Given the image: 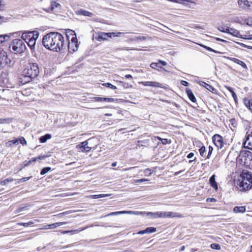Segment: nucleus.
Returning <instances> with one entry per match:
<instances>
[{
    "label": "nucleus",
    "instance_id": "nucleus-51",
    "mask_svg": "<svg viewBox=\"0 0 252 252\" xmlns=\"http://www.w3.org/2000/svg\"><path fill=\"white\" fill-rule=\"evenodd\" d=\"M144 172L146 175L148 176L151 175V174H152V172H151V170L149 168L146 169L144 170Z\"/></svg>",
    "mask_w": 252,
    "mask_h": 252
},
{
    "label": "nucleus",
    "instance_id": "nucleus-11",
    "mask_svg": "<svg viewBox=\"0 0 252 252\" xmlns=\"http://www.w3.org/2000/svg\"><path fill=\"white\" fill-rule=\"evenodd\" d=\"M243 144L245 148L252 150V132L247 136Z\"/></svg>",
    "mask_w": 252,
    "mask_h": 252
},
{
    "label": "nucleus",
    "instance_id": "nucleus-20",
    "mask_svg": "<svg viewBox=\"0 0 252 252\" xmlns=\"http://www.w3.org/2000/svg\"><path fill=\"white\" fill-rule=\"evenodd\" d=\"M186 93L188 94V96L189 99L193 102H195L196 101V98L194 96L193 94L192 93L191 90L189 89H186Z\"/></svg>",
    "mask_w": 252,
    "mask_h": 252
},
{
    "label": "nucleus",
    "instance_id": "nucleus-18",
    "mask_svg": "<svg viewBox=\"0 0 252 252\" xmlns=\"http://www.w3.org/2000/svg\"><path fill=\"white\" fill-rule=\"evenodd\" d=\"M7 59V55L5 52L1 50L0 51V67H2L3 62Z\"/></svg>",
    "mask_w": 252,
    "mask_h": 252
},
{
    "label": "nucleus",
    "instance_id": "nucleus-29",
    "mask_svg": "<svg viewBox=\"0 0 252 252\" xmlns=\"http://www.w3.org/2000/svg\"><path fill=\"white\" fill-rule=\"evenodd\" d=\"M244 103L246 106L252 112V99H244Z\"/></svg>",
    "mask_w": 252,
    "mask_h": 252
},
{
    "label": "nucleus",
    "instance_id": "nucleus-50",
    "mask_svg": "<svg viewBox=\"0 0 252 252\" xmlns=\"http://www.w3.org/2000/svg\"><path fill=\"white\" fill-rule=\"evenodd\" d=\"M149 180L147 179H137V180H135L134 181V183H141V182H146V181H148Z\"/></svg>",
    "mask_w": 252,
    "mask_h": 252
},
{
    "label": "nucleus",
    "instance_id": "nucleus-48",
    "mask_svg": "<svg viewBox=\"0 0 252 252\" xmlns=\"http://www.w3.org/2000/svg\"><path fill=\"white\" fill-rule=\"evenodd\" d=\"M10 122V119H0V124L8 123Z\"/></svg>",
    "mask_w": 252,
    "mask_h": 252
},
{
    "label": "nucleus",
    "instance_id": "nucleus-10",
    "mask_svg": "<svg viewBox=\"0 0 252 252\" xmlns=\"http://www.w3.org/2000/svg\"><path fill=\"white\" fill-rule=\"evenodd\" d=\"M88 141H85L81 142L79 145H78L76 147L82 152H89L91 150L92 148L88 146Z\"/></svg>",
    "mask_w": 252,
    "mask_h": 252
},
{
    "label": "nucleus",
    "instance_id": "nucleus-1",
    "mask_svg": "<svg viewBox=\"0 0 252 252\" xmlns=\"http://www.w3.org/2000/svg\"><path fill=\"white\" fill-rule=\"evenodd\" d=\"M42 44L47 49L60 52L65 49L66 43L63 36L58 32H50L42 38Z\"/></svg>",
    "mask_w": 252,
    "mask_h": 252
},
{
    "label": "nucleus",
    "instance_id": "nucleus-16",
    "mask_svg": "<svg viewBox=\"0 0 252 252\" xmlns=\"http://www.w3.org/2000/svg\"><path fill=\"white\" fill-rule=\"evenodd\" d=\"M215 175H213L209 179V182L211 186L214 188L216 190H217L218 189L217 183L215 181Z\"/></svg>",
    "mask_w": 252,
    "mask_h": 252
},
{
    "label": "nucleus",
    "instance_id": "nucleus-22",
    "mask_svg": "<svg viewBox=\"0 0 252 252\" xmlns=\"http://www.w3.org/2000/svg\"><path fill=\"white\" fill-rule=\"evenodd\" d=\"M228 33L234 36L238 37H240V36H241L240 32L238 31H237V30H235L233 28H229Z\"/></svg>",
    "mask_w": 252,
    "mask_h": 252
},
{
    "label": "nucleus",
    "instance_id": "nucleus-27",
    "mask_svg": "<svg viewBox=\"0 0 252 252\" xmlns=\"http://www.w3.org/2000/svg\"><path fill=\"white\" fill-rule=\"evenodd\" d=\"M200 84L211 92L214 93L216 91L215 89L212 86L204 82H202Z\"/></svg>",
    "mask_w": 252,
    "mask_h": 252
},
{
    "label": "nucleus",
    "instance_id": "nucleus-44",
    "mask_svg": "<svg viewBox=\"0 0 252 252\" xmlns=\"http://www.w3.org/2000/svg\"><path fill=\"white\" fill-rule=\"evenodd\" d=\"M210 247L212 249L215 250H220V246L216 243L212 244Z\"/></svg>",
    "mask_w": 252,
    "mask_h": 252
},
{
    "label": "nucleus",
    "instance_id": "nucleus-53",
    "mask_svg": "<svg viewBox=\"0 0 252 252\" xmlns=\"http://www.w3.org/2000/svg\"><path fill=\"white\" fill-rule=\"evenodd\" d=\"M26 206L25 207H20V208H18L16 211H15V213H19L23 211H24L25 210V209L26 208Z\"/></svg>",
    "mask_w": 252,
    "mask_h": 252
},
{
    "label": "nucleus",
    "instance_id": "nucleus-26",
    "mask_svg": "<svg viewBox=\"0 0 252 252\" xmlns=\"http://www.w3.org/2000/svg\"><path fill=\"white\" fill-rule=\"evenodd\" d=\"M110 196V194H98V195H88L86 196V197L88 198H92L93 199H97L99 198H102L107 196Z\"/></svg>",
    "mask_w": 252,
    "mask_h": 252
},
{
    "label": "nucleus",
    "instance_id": "nucleus-37",
    "mask_svg": "<svg viewBox=\"0 0 252 252\" xmlns=\"http://www.w3.org/2000/svg\"><path fill=\"white\" fill-rule=\"evenodd\" d=\"M145 233H152L155 232L157 230L156 228L154 227H150L147 228L146 229L144 230Z\"/></svg>",
    "mask_w": 252,
    "mask_h": 252
},
{
    "label": "nucleus",
    "instance_id": "nucleus-19",
    "mask_svg": "<svg viewBox=\"0 0 252 252\" xmlns=\"http://www.w3.org/2000/svg\"><path fill=\"white\" fill-rule=\"evenodd\" d=\"M32 77H31V76H29V75H24V71H23V73L22 74V77L21 78V82L23 84H26L31 81Z\"/></svg>",
    "mask_w": 252,
    "mask_h": 252
},
{
    "label": "nucleus",
    "instance_id": "nucleus-62",
    "mask_svg": "<svg viewBox=\"0 0 252 252\" xmlns=\"http://www.w3.org/2000/svg\"><path fill=\"white\" fill-rule=\"evenodd\" d=\"M194 156V154L193 153H190L187 156V158H193Z\"/></svg>",
    "mask_w": 252,
    "mask_h": 252
},
{
    "label": "nucleus",
    "instance_id": "nucleus-56",
    "mask_svg": "<svg viewBox=\"0 0 252 252\" xmlns=\"http://www.w3.org/2000/svg\"><path fill=\"white\" fill-rule=\"evenodd\" d=\"M47 157V156L41 155V156H38L37 157H36V158H37V160H40V159H44Z\"/></svg>",
    "mask_w": 252,
    "mask_h": 252
},
{
    "label": "nucleus",
    "instance_id": "nucleus-38",
    "mask_svg": "<svg viewBox=\"0 0 252 252\" xmlns=\"http://www.w3.org/2000/svg\"><path fill=\"white\" fill-rule=\"evenodd\" d=\"M14 181V179L12 178H9L6 179H5L0 182V184L2 185H7L9 182H11Z\"/></svg>",
    "mask_w": 252,
    "mask_h": 252
},
{
    "label": "nucleus",
    "instance_id": "nucleus-15",
    "mask_svg": "<svg viewBox=\"0 0 252 252\" xmlns=\"http://www.w3.org/2000/svg\"><path fill=\"white\" fill-rule=\"evenodd\" d=\"M76 13L78 15H83L84 16H87V17H93L94 16V14L92 12H90L88 11L81 9L79 10H78L76 12Z\"/></svg>",
    "mask_w": 252,
    "mask_h": 252
},
{
    "label": "nucleus",
    "instance_id": "nucleus-7",
    "mask_svg": "<svg viewBox=\"0 0 252 252\" xmlns=\"http://www.w3.org/2000/svg\"><path fill=\"white\" fill-rule=\"evenodd\" d=\"M212 140L215 146L219 149L222 148L223 146V138L219 134H215L212 137Z\"/></svg>",
    "mask_w": 252,
    "mask_h": 252
},
{
    "label": "nucleus",
    "instance_id": "nucleus-55",
    "mask_svg": "<svg viewBox=\"0 0 252 252\" xmlns=\"http://www.w3.org/2000/svg\"><path fill=\"white\" fill-rule=\"evenodd\" d=\"M146 37H145V36H137L136 38H135V39L136 40H146Z\"/></svg>",
    "mask_w": 252,
    "mask_h": 252
},
{
    "label": "nucleus",
    "instance_id": "nucleus-17",
    "mask_svg": "<svg viewBox=\"0 0 252 252\" xmlns=\"http://www.w3.org/2000/svg\"><path fill=\"white\" fill-rule=\"evenodd\" d=\"M228 59L233 62L234 63H236L240 65L244 68H245V69L247 68V66L244 62H243L236 58L228 57Z\"/></svg>",
    "mask_w": 252,
    "mask_h": 252
},
{
    "label": "nucleus",
    "instance_id": "nucleus-9",
    "mask_svg": "<svg viewBox=\"0 0 252 252\" xmlns=\"http://www.w3.org/2000/svg\"><path fill=\"white\" fill-rule=\"evenodd\" d=\"M162 218H183L181 214L173 212H162Z\"/></svg>",
    "mask_w": 252,
    "mask_h": 252
},
{
    "label": "nucleus",
    "instance_id": "nucleus-58",
    "mask_svg": "<svg viewBox=\"0 0 252 252\" xmlns=\"http://www.w3.org/2000/svg\"><path fill=\"white\" fill-rule=\"evenodd\" d=\"M207 202H214L216 201V199L214 198H208L206 200Z\"/></svg>",
    "mask_w": 252,
    "mask_h": 252
},
{
    "label": "nucleus",
    "instance_id": "nucleus-35",
    "mask_svg": "<svg viewBox=\"0 0 252 252\" xmlns=\"http://www.w3.org/2000/svg\"><path fill=\"white\" fill-rule=\"evenodd\" d=\"M10 36L7 34L0 35V43H2L5 41L8 40Z\"/></svg>",
    "mask_w": 252,
    "mask_h": 252
},
{
    "label": "nucleus",
    "instance_id": "nucleus-33",
    "mask_svg": "<svg viewBox=\"0 0 252 252\" xmlns=\"http://www.w3.org/2000/svg\"><path fill=\"white\" fill-rule=\"evenodd\" d=\"M126 214H132L135 215L146 214V212L133 211H126Z\"/></svg>",
    "mask_w": 252,
    "mask_h": 252
},
{
    "label": "nucleus",
    "instance_id": "nucleus-64",
    "mask_svg": "<svg viewBox=\"0 0 252 252\" xmlns=\"http://www.w3.org/2000/svg\"><path fill=\"white\" fill-rule=\"evenodd\" d=\"M158 62L160 63L163 66H165L167 64L166 62L163 61L159 60Z\"/></svg>",
    "mask_w": 252,
    "mask_h": 252
},
{
    "label": "nucleus",
    "instance_id": "nucleus-25",
    "mask_svg": "<svg viewBox=\"0 0 252 252\" xmlns=\"http://www.w3.org/2000/svg\"><path fill=\"white\" fill-rule=\"evenodd\" d=\"M67 224V222H56L53 224H48V228H50V229L52 228H57L58 227H59L62 225L66 224Z\"/></svg>",
    "mask_w": 252,
    "mask_h": 252
},
{
    "label": "nucleus",
    "instance_id": "nucleus-46",
    "mask_svg": "<svg viewBox=\"0 0 252 252\" xmlns=\"http://www.w3.org/2000/svg\"><path fill=\"white\" fill-rule=\"evenodd\" d=\"M208 154L206 156V158H210V157L211 156V155L212 154V151L213 150V148L211 146H209V148H208Z\"/></svg>",
    "mask_w": 252,
    "mask_h": 252
},
{
    "label": "nucleus",
    "instance_id": "nucleus-47",
    "mask_svg": "<svg viewBox=\"0 0 252 252\" xmlns=\"http://www.w3.org/2000/svg\"><path fill=\"white\" fill-rule=\"evenodd\" d=\"M5 5L4 0H0V11H3L4 9Z\"/></svg>",
    "mask_w": 252,
    "mask_h": 252
},
{
    "label": "nucleus",
    "instance_id": "nucleus-31",
    "mask_svg": "<svg viewBox=\"0 0 252 252\" xmlns=\"http://www.w3.org/2000/svg\"><path fill=\"white\" fill-rule=\"evenodd\" d=\"M125 212H126V211L112 212V213H110L105 216H102V217H101V218L106 217L112 216H116V215H121V214H126Z\"/></svg>",
    "mask_w": 252,
    "mask_h": 252
},
{
    "label": "nucleus",
    "instance_id": "nucleus-2",
    "mask_svg": "<svg viewBox=\"0 0 252 252\" xmlns=\"http://www.w3.org/2000/svg\"><path fill=\"white\" fill-rule=\"evenodd\" d=\"M238 189L240 190H246L252 187V176L249 172H243L236 182Z\"/></svg>",
    "mask_w": 252,
    "mask_h": 252
},
{
    "label": "nucleus",
    "instance_id": "nucleus-43",
    "mask_svg": "<svg viewBox=\"0 0 252 252\" xmlns=\"http://www.w3.org/2000/svg\"><path fill=\"white\" fill-rule=\"evenodd\" d=\"M18 143L20 142L22 145H25L27 144V141L23 137H21L18 139Z\"/></svg>",
    "mask_w": 252,
    "mask_h": 252
},
{
    "label": "nucleus",
    "instance_id": "nucleus-63",
    "mask_svg": "<svg viewBox=\"0 0 252 252\" xmlns=\"http://www.w3.org/2000/svg\"><path fill=\"white\" fill-rule=\"evenodd\" d=\"M231 93L232 97H233L234 99L235 100L237 98V95H236V94L234 93V91H232Z\"/></svg>",
    "mask_w": 252,
    "mask_h": 252
},
{
    "label": "nucleus",
    "instance_id": "nucleus-30",
    "mask_svg": "<svg viewBox=\"0 0 252 252\" xmlns=\"http://www.w3.org/2000/svg\"><path fill=\"white\" fill-rule=\"evenodd\" d=\"M51 135L50 134H46L40 137L39 141L41 143H45L47 140L51 139Z\"/></svg>",
    "mask_w": 252,
    "mask_h": 252
},
{
    "label": "nucleus",
    "instance_id": "nucleus-21",
    "mask_svg": "<svg viewBox=\"0 0 252 252\" xmlns=\"http://www.w3.org/2000/svg\"><path fill=\"white\" fill-rule=\"evenodd\" d=\"M37 38L38 37H35V36H34V39L32 38L26 42L31 49H34L36 40Z\"/></svg>",
    "mask_w": 252,
    "mask_h": 252
},
{
    "label": "nucleus",
    "instance_id": "nucleus-28",
    "mask_svg": "<svg viewBox=\"0 0 252 252\" xmlns=\"http://www.w3.org/2000/svg\"><path fill=\"white\" fill-rule=\"evenodd\" d=\"M51 10L52 11H55L56 8H60L61 5L59 3L56 1H52L51 3Z\"/></svg>",
    "mask_w": 252,
    "mask_h": 252
},
{
    "label": "nucleus",
    "instance_id": "nucleus-8",
    "mask_svg": "<svg viewBox=\"0 0 252 252\" xmlns=\"http://www.w3.org/2000/svg\"><path fill=\"white\" fill-rule=\"evenodd\" d=\"M243 154L245 157V163L248 164L249 163L252 166V153L249 151H245L244 153V152H242L240 153V156H241Z\"/></svg>",
    "mask_w": 252,
    "mask_h": 252
},
{
    "label": "nucleus",
    "instance_id": "nucleus-57",
    "mask_svg": "<svg viewBox=\"0 0 252 252\" xmlns=\"http://www.w3.org/2000/svg\"><path fill=\"white\" fill-rule=\"evenodd\" d=\"M120 83L122 85V86L125 88H127L128 87V84L127 83H126L124 82H122V81H120Z\"/></svg>",
    "mask_w": 252,
    "mask_h": 252
},
{
    "label": "nucleus",
    "instance_id": "nucleus-14",
    "mask_svg": "<svg viewBox=\"0 0 252 252\" xmlns=\"http://www.w3.org/2000/svg\"><path fill=\"white\" fill-rule=\"evenodd\" d=\"M147 216H150L152 219L162 218V212H157L155 213L146 212Z\"/></svg>",
    "mask_w": 252,
    "mask_h": 252
},
{
    "label": "nucleus",
    "instance_id": "nucleus-3",
    "mask_svg": "<svg viewBox=\"0 0 252 252\" xmlns=\"http://www.w3.org/2000/svg\"><path fill=\"white\" fill-rule=\"evenodd\" d=\"M66 36L68 40V49L70 53H74L78 50L79 44L75 32L70 30L67 31Z\"/></svg>",
    "mask_w": 252,
    "mask_h": 252
},
{
    "label": "nucleus",
    "instance_id": "nucleus-52",
    "mask_svg": "<svg viewBox=\"0 0 252 252\" xmlns=\"http://www.w3.org/2000/svg\"><path fill=\"white\" fill-rule=\"evenodd\" d=\"M103 101H107V102H113L114 101V99L113 98H103Z\"/></svg>",
    "mask_w": 252,
    "mask_h": 252
},
{
    "label": "nucleus",
    "instance_id": "nucleus-59",
    "mask_svg": "<svg viewBox=\"0 0 252 252\" xmlns=\"http://www.w3.org/2000/svg\"><path fill=\"white\" fill-rule=\"evenodd\" d=\"M103 97H94V100L96 101H103Z\"/></svg>",
    "mask_w": 252,
    "mask_h": 252
},
{
    "label": "nucleus",
    "instance_id": "nucleus-45",
    "mask_svg": "<svg viewBox=\"0 0 252 252\" xmlns=\"http://www.w3.org/2000/svg\"><path fill=\"white\" fill-rule=\"evenodd\" d=\"M246 24L252 27V17H249L245 20Z\"/></svg>",
    "mask_w": 252,
    "mask_h": 252
},
{
    "label": "nucleus",
    "instance_id": "nucleus-34",
    "mask_svg": "<svg viewBox=\"0 0 252 252\" xmlns=\"http://www.w3.org/2000/svg\"><path fill=\"white\" fill-rule=\"evenodd\" d=\"M200 155L203 157L206 158V150L205 146H203L199 149Z\"/></svg>",
    "mask_w": 252,
    "mask_h": 252
},
{
    "label": "nucleus",
    "instance_id": "nucleus-42",
    "mask_svg": "<svg viewBox=\"0 0 252 252\" xmlns=\"http://www.w3.org/2000/svg\"><path fill=\"white\" fill-rule=\"evenodd\" d=\"M33 223H34V222H33L32 221H30L27 223H23V222L18 223L17 224L19 225H23L25 227H27L29 225L33 224Z\"/></svg>",
    "mask_w": 252,
    "mask_h": 252
},
{
    "label": "nucleus",
    "instance_id": "nucleus-6",
    "mask_svg": "<svg viewBox=\"0 0 252 252\" xmlns=\"http://www.w3.org/2000/svg\"><path fill=\"white\" fill-rule=\"evenodd\" d=\"M39 33L36 31L27 32H23L22 34V38L26 42L29 40L34 39V37H38Z\"/></svg>",
    "mask_w": 252,
    "mask_h": 252
},
{
    "label": "nucleus",
    "instance_id": "nucleus-54",
    "mask_svg": "<svg viewBox=\"0 0 252 252\" xmlns=\"http://www.w3.org/2000/svg\"><path fill=\"white\" fill-rule=\"evenodd\" d=\"M150 66L153 68H154V69H156L157 68V67H158V63H152L151 64H150Z\"/></svg>",
    "mask_w": 252,
    "mask_h": 252
},
{
    "label": "nucleus",
    "instance_id": "nucleus-41",
    "mask_svg": "<svg viewBox=\"0 0 252 252\" xmlns=\"http://www.w3.org/2000/svg\"><path fill=\"white\" fill-rule=\"evenodd\" d=\"M103 86L111 88L113 90H115L117 89V87L113 85L110 83H104L103 84Z\"/></svg>",
    "mask_w": 252,
    "mask_h": 252
},
{
    "label": "nucleus",
    "instance_id": "nucleus-12",
    "mask_svg": "<svg viewBox=\"0 0 252 252\" xmlns=\"http://www.w3.org/2000/svg\"><path fill=\"white\" fill-rule=\"evenodd\" d=\"M238 4L244 9H248L251 6L250 2L247 0H238Z\"/></svg>",
    "mask_w": 252,
    "mask_h": 252
},
{
    "label": "nucleus",
    "instance_id": "nucleus-60",
    "mask_svg": "<svg viewBox=\"0 0 252 252\" xmlns=\"http://www.w3.org/2000/svg\"><path fill=\"white\" fill-rule=\"evenodd\" d=\"M181 83L182 85L184 86H187L189 85V83L188 82L184 80L181 81Z\"/></svg>",
    "mask_w": 252,
    "mask_h": 252
},
{
    "label": "nucleus",
    "instance_id": "nucleus-36",
    "mask_svg": "<svg viewBox=\"0 0 252 252\" xmlns=\"http://www.w3.org/2000/svg\"><path fill=\"white\" fill-rule=\"evenodd\" d=\"M18 143V139H13L12 140H10L6 143V145L7 147H11L12 144L17 145Z\"/></svg>",
    "mask_w": 252,
    "mask_h": 252
},
{
    "label": "nucleus",
    "instance_id": "nucleus-61",
    "mask_svg": "<svg viewBox=\"0 0 252 252\" xmlns=\"http://www.w3.org/2000/svg\"><path fill=\"white\" fill-rule=\"evenodd\" d=\"M5 20L6 19L4 17L0 16V24L5 22Z\"/></svg>",
    "mask_w": 252,
    "mask_h": 252
},
{
    "label": "nucleus",
    "instance_id": "nucleus-4",
    "mask_svg": "<svg viewBox=\"0 0 252 252\" xmlns=\"http://www.w3.org/2000/svg\"><path fill=\"white\" fill-rule=\"evenodd\" d=\"M23 71L24 75H29L33 78L36 77L39 72L38 66L36 63H29Z\"/></svg>",
    "mask_w": 252,
    "mask_h": 252
},
{
    "label": "nucleus",
    "instance_id": "nucleus-49",
    "mask_svg": "<svg viewBox=\"0 0 252 252\" xmlns=\"http://www.w3.org/2000/svg\"><path fill=\"white\" fill-rule=\"evenodd\" d=\"M31 178V177H25V178H21V179H19V180L17 181V184H19V183H21V182H25V181H28V180H29Z\"/></svg>",
    "mask_w": 252,
    "mask_h": 252
},
{
    "label": "nucleus",
    "instance_id": "nucleus-32",
    "mask_svg": "<svg viewBox=\"0 0 252 252\" xmlns=\"http://www.w3.org/2000/svg\"><path fill=\"white\" fill-rule=\"evenodd\" d=\"M229 28L227 26L222 25L218 28V30L222 32H228Z\"/></svg>",
    "mask_w": 252,
    "mask_h": 252
},
{
    "label": "nucleus",
    "instance_id": "nucleus-24",
    "mask_svg": "<svg viewBox=\"0 0 252 252\" xmlns=\"http://www.w3.org/2000/svg\"><path fill=\"white\" fill-rule=\"evenodd\" d=\"M246 211L245 206H236L233 209V212L235 213H244Z\"/></svg>",
    "mask_w": 252,
    "mask_h": 252
},
{
    "label": "nucleus",
    "instance_id": "nucleus-5",
    "mask_svg": "<svg viewBox=\"0 0 252 252\" xmlns=\"http://www.w3.org/2000/svg\"><path fill=\"white\" fill-rule=\"evenodd\" d=\"M26 49V45L22 40L19 39H15L13 40L12 49L15 53L20 54L23 52Z\"/></svg>",
    "mask_w": 252,
    "mask_h": 252
},
{
    "label": "nucleus",
    "instance_id": "nucleus-40",
    "mask_svg": "<svg viewBox=\"0 0 252 252\" xmlns=\"http://www.w3.org/2000/svg\"><path fill=\"white\" fill-rule=\"evenodd\" d=\"M86 228V227H83V228H80L78 229L71 230H70V233H71L72 234H76L81 231L84 230Z\"/></svg>",
    "mask_w": 252,
    "mask_h": 252
},
{
    "label": "nucleus",
    "instance_id": "nucleus-13",
    "mask_svg": "<svg viewBox=\"0 0 252 252\" xmlns=\"http://www.w3.org/2000/svg\"><path fill=\"white\" fill-rule=\"evenodd\" d=\"M143 85L145 86H152L155 87L161 88L162 85L157 82L153 81H147V82H141V83Z\"/></svg>",
    "mask_w": 252,
    "mask_h": 252
},
{
    "label": "nucleus",
    "instance_id": "nucleus-23",
    "mask_svg": "<svg viewBox=\"0 0 252 252\" xmlns=\"http://www.w3.org/2000/svg\"><path fill=\"white\" fill-rule=\"evenodd\" d=\"M107 37L106 36V32H100L98 33V35L96 39L98 41H101L102 40H106L107 39Z\"/></svg>",
    "mask_w": 252,
    "mask_h": 252
},
{
    "label": "nucleus",
    "instance_id": "nucleus-39",
    "mask_svg": "<svg viewBox=\"0 0 252 252\" xmlns=\"http://www.w3.org/2000/svg\"><path fill=\"white\" fill-rule=\"evenodd\" d=\"M50 171H51V167H44L41 170V171L40 172V174L41 175H44Z\"/></svg>",
    "mask_w": 252,
    "mask_h": 252
}]
</instances>
